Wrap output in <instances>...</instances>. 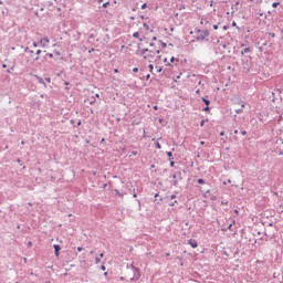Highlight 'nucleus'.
Wrapping results in <instances>:
<instances>
[{
    "mask_svg": "<svg viewBox=\"0 0 283 283\" xmlns=\"http://www.w3.org/2000/svg\"><path fill=\"white\" fill-rule=\"evenodd\" d=\"M94 49H92L90 52H93Z\"/></svg>",
    "mask_w": 283,
    "mask_h": 283,
    "instance_id": "nucleus-58",
    "label": "nucleus"
},
{
    "mask_svg": "<svg viewBox=\"0 0 283 283\" xmlns=\"http://www.w3.org/2000/svg\"><path fill=\"white\" fill-rule=\"evenodd\" d=\"M200 145H205V142H200Z\"/></svg>",
    "mask_w": 283,
    "mask_h": 283,
    "instance_id": "nucleus-45",
    "label": "nucleus"
},
{
    "mask_svg": "<svg viewBox=\"0 0 283 283\" xmlns=\"http://www.w3.org/2000/svg\"><path fill=\"white\" fill-rule=\"evenodd\" d=\"M148 67H149V72L154 73V64H149Z\"/></svg>",
    "mask_w": 283,
    "mask_h": 283,
    "instance_id": "nucleus-11",
    "label": "nucleus"
},
{
    "mask_svg": "<svg viewBox=\"0 0 283 283\" xmlns=\"http://www.w3.org/2000/svg\"><path fill=\"white\" fill-rule=\"evenodd\" d=\"M234 134H238V130H234Z\"/></svg>",
    "mask_w": 283,
    "mask_h": 283,
    "instance_id": "nucleus-51",
    "label": "nucleus"
},
{
    "mask_svg": "<svg viewBox=\"0 0 283 283\" xmlns=\"http://www.w3.org/2000/svg\"><path fill=\"white\" fill-rule=\"evenodd\" d=\"M144 28H146V30H149V25H147V23H144Z\"/></svg>",
    "mask_w": 283,
    "mask_h": 283,
    "instance_id": "nucleus-20",
    "label": "nucleus"
},
{
    "mask_svg": "<svg viewBox=\"0 0 283 283\" xmlns=\"http://www.w3.org/2000/svg\"><path fill=\"white\" fill-rule=\"evenodd\" d=\"M207 36H209V30H198L197 31V41L202 42V41H208Z\"/></svg>",
    "mask_w": 283,
    "mask_h": 283,
    "instance_id": "nucleus-2",
    "label": "nucleus"
},
{
    "mask_svg": "<svg viewBox=\"0 0 283 283\" xmlns=\"http://www.w3.org/2000/svg\"><path fill=\"white\" fill-rule=\"evenodd\" d=\"M155 145H156L157 149H161L163 148V146H160V143H158V142Z\"/></svg>",
    "mask_w": 283,
    "mask_h": 283,
    "instance_id": "nucleus-14",
    "label": "nucleus"
},
{
    "mask_svg": "<svg viewBox=\"0 0 283 283\" xmlns=\"http://www.w3.org/2000/svg\"><path fill=\"white\" fill-rule=\"evenodd\" d=\"M167 156H168V158H169L170 160H174V154H172L171 151H168V153H167Z\"/></svg>",
    "mask_w": 283,
    "mask_h": 283,
    "instance_id": "nucleus-10",
    "label": "nucleus"
},
{
    "mask_svg": "<svg viewBox=\"0 0 283 283\" xmlns=\"http://www.w3.org/2000/svg\"><path fill=\"white\" fill-rule=\"evenodd\" d=\"M94 49H92L90 52H93Z\"/></svg>",
    "mask_w": 283,
    "mask_h": 283,
    "instance_id": "nucleus-57",
    "label": "nucleus"
},
{
    "mask_svg": "<svg viewBox=\"0 0 283 283\" xmlns=\"http://www.w3.org/2000/svg\"><path fill=\"white\" fill-rule=\"evenodd\" d=\"M21 145H25V142H21Z\"/></svg>",
    "mask_w": 283,
    "mask_h": 283,
    "instance_id": "nucleus-44",
    "label": "nucleus"
},
{
    "mask_svg": "<svg viewBox=\"0 0 283 283\" xmlns=\"http://www.w3.org/2000/svg\"><path fill=\"white\" fill-rule=\"evenodd\" d=\"M106 266L105 265H102V271H106Z\"/></svg>",
    "mask_w": 283,
    "mask_h": 283,
    "instance_id": "nucleus-28",
    "label": "nucleus"
},
{
    "mask_svg": "<svg viewBox=\"0 0 283 283\" xmlns=\"http://www.w3.org/2000/svg\"><path fill=\"white\" fill-rule=\"evenodd\" d=\"M213 30H218V24H214V25H213Z\"/></svg>",
    "mask_w": 283,
    "mask_h": 283,
    "instance_id": "nucleus-29",
    "label": "nucleus"
},
{
    "mask_svg": "<svg viewBox=\"0 0 283 283\" xmlns=\"http://www.w3.org/2000/svg\"><path fill=\"white\" fill-rule=\"evenodd\" d=\"M251 52V49L247 48L243 51H241V54H249Z\"/></svg>",
    "mask_w": 283,
    "mask_h": 283,
    "instance_id": "nucleus-9",
    "label": "nucleus"
},
{
    "mask_svg": "<svg viewBox=\"0 0 283 283\" xmlns=\"http://www.w3.org/2000/svg\"><path fill=\"white\" fill-rule=\"evenodd\" d=\"M241 134H242V136H247V132L245 130L241 132Z\"/></svg>",
    "mask_w": 283,
    "mask_h": 283,
    "instance_id": "nucleus-26",
    "label": "nucleus"
},
{
    "mask_svg": "<svg viewBox=\"0 0 283 283\" xmlns=\"http://www.w3.org/2000/svg\"><path fill=\"white\" fill-rule=\"evenodd\" d=\"M136 154H137L136 151H135V153H133V155H134V156H136Z\"/></svg>",
    "mask_w": 283,
    "mask_h": 283,
    "instance_id": "nucleus-49",
    "label": "nucleus"
},
{
    "mask_svg": "<svg viewBox=\"0 0 283 283\" xmlns=\"http://www.w3.org/2000/svg\"><path fill=\"white\" fill-rule=\"evenodd\" d=\"M91 254H94V251H91Z\"/></svg>",
    "mask_w": 283,
    "mask_h": 283,
    "instance_id": "nucleus-53",
    "label": "nucleus"
},
{
    "mask_svg": "<svg viewBox=\"0 0 283 283\" xmlns=\"http://www.w3.org/2000/svg\"><path fill=\"white\" fill-rule=\"evenodd\" d=\"M154 109H155V111H158V106H154Z\"/></svg>",
    "mask_w": 283,
    "mask_h": 283,
    "instance_id": "nucleus-38",
    "label": "nucleus"
},
{
    "mask_svg": "<svg viewBox=\"0 0 283 283\" xmlns=\"http://www.w3.org/2000/svg\"><path fill=\"white\" fill-rule=\"evenodd\" d=\"M104 255H105L104 253H101V254H99V258H104Z\"/></svg>",
    "mask_w": 283,
    "mask_h": 283,
    "instance_id": "nucleus-36",
    "label": "nucleus"
},
{
    "mask_svg": "<svg viewBox=\"0 0 283 283\" xmlns=\"http://www.w3.org/2000/svg\"><path fill=\"white\" fill-rule=\"evenodd\" d=\"M98 3H103V0H98Z\"/></svg>",
    "mask_w": 283,
    "mask_h": 283,
    "instance_id": "nucleus-42",
    "label": "nucleus"
},
{
    "mask_svg": "<svg viewBox=\"0 0 283 283\" xmlns=\"http://www.w3.org/2000/svg\"><path fill=\"white\" fill-rule=\"evenodd\" d=\"M147 8V3H144L143 6H142V10H145Z\"/></svg>",
    "mask_w": 283,
    "mask_h": 283,
    "instance_id": "nucleus-17",
    "label": "nucleus"
},
{
    "mask_svg": "<svg viewBox=\"0 0 283 283\" xmlns=\"http://www.w3.org/2000/svg\"><path fill=\"white\" fill-rule=\"evenodd\" d=\"M178 59H176V57H170V60H167V59H165L164 60V63H165V65H176V63H178Z\"/></svg>",
    "mask_w": 283,
    "mask_h": 283,
    "instance_id": "nucleus-3",
    "label": "nucleus"
},
{
    "mask_svg": "<svg viewBox=\"0 0 283 283\" xmlns=\"http://www.w3.org/2000/svg\"><path fill=\"white\" fill-rule=\"evenodd\" d=\"M54 249H55V256L59 258V251H61V245L54 244Z\"/></svg>",
    "mask_w": 283,
    "mask_h": 283,
    "instance_id": "nucleus-7",
    "label": "nucleus"
},
{
    "mask_svg": "<svg viewBox=\"0 0 283 283\" xmlns=\"http://www.w3.org/2000/svg\"><path fill=\"white\" fill-rule=\"evenodd\" d=\"M133 72H135V73L138 72V67H134Z\"/></svg>",
    "mask_w": 283,
    "mask_h": 283,
    "instance_id": "nucleus-23",
    "label": "nucleus"
},
{
    "mask_svg": "<svg viewBox=\"0 0 283 283\" xmlns=\"http://www.w3.org/2000/svg\"><path fill=\"white\" fill-rule=\"evenodd\" d=\"M200 126L205 127V120H201Z\"/></svg>",
    "mask_w": 283,
    "mask_h": 283,
    "instance_id": "nucleus-22",
    "label": "nucleus"
},
{
    "mask_svg": "<svg viewBox=\"0 0 283 283\" xmlns=\"http://www.w3.org/2000/svg\"><path fill=\"white\" fill-rule=\"evenodd\" d=\"M277 6H280V2L272 3V8H277Z\"/></svg>",
    "mask_w": 283,
    "mask_h": 283,
    "instance_id": "nucleus-12",
    "label": "nucleus"
},
{
    "mask_svg": "<svg viewBox=\"0 0 283 283\" xmlns=\"http://www.w3.org/2000/svg\"><path fill=\"white\" fill-rule=\"evenodd\" d=\"M199 185H205V179H198Z\"/></svg>",
    "mask_w": 283,
    "mask_h": 283,
    "instance_id": "nucleus-15",
    "label": "nucleus"
},
{
    "mask_svg": "<svg viewBox=\"0 0 283 283\" xmlns=\"http://www.w3.org/2000/svg\"><path fill=\"white\" fill-rule=\"evenodd\" d=\"M202 101L205 103V105H207V107H209V105H211V102L205 97H202Z\"/></svg>",
    "mask_w": 283,
    "mask_h": 283,
    "instance_id": "nucleus-8",
    "label": "nucleus"
},
{
    "mask_svg": "<svg viewBox=\"0 0 283 283\" xmlns=\"http://www.w3.org/2000/svg\"><path fill=\"white\" fill-rule=\"evenodd\" d=\"M40 44L42 45V48H48V45H50V39L48 38L41 39Z\"/></svg>",
    "mask_w": 283,
    "mask_h": 283,
    "instance_id": "nucleus-5",
    "label": "nucleus"
},
{
    "mask_svg": "<svg viewBox=\"0 0 283 283\" xmlns=\"http://www.w3.org/2000/svg\"><path fill=\"white\" fill-rule=\"evenodd\" d=\"M149 78H151V75L148 74V75L146 76V80L149 81Z\"/></svg>",
    "mask_w": 283,
    "mask_h": 283,
    "instance_id": "nucleus-24",
    "label": "nucleus"
},
{
    "mask_svg": "<svg viewBox=\"0 0 283 283\" xmlns=\"http://www.w3.org/2000/svg\"><path fill=\"white\" fill-rule=\"evenodd\" d=\"M220 136H224V132H221V133H220Z\"/></svg>",
    "mask_w": 283,
    "mask_h": 283,
    "instance_id": "nucleus-39",
    "label": "nucleus"
},
{
    "mask_svg": "<svg viewBox=\"0 0 283 283\" xmlns=\"http://www.w3.org/2000/svg\"><path fill=\"white\" fill-rule=\"evenodd\" d=\"M84 103H90V105H94V103H96V97H92L91 99L87 98L84 101Z\"/></svg>",
    "mask_w": 283,
    "mask_h": 283,
    "instance_id": "nucleus-6",
    "label": "nucleus"
},
{
    "mask_svg": "<svg viewBox=\"0 0 283 283\" xmlns=\"http://www.w3.org/2000/svg\"><path fill=\"white\" fill-rule=\"evenodd\" d=\"M104 275H107V272H105Z\"/></svg>",
    "mask_w": 283,
    "mask_h": 283,
    "instance_id": "nucleus-55",
    "label": "nucleus"
},
{
    "mask_svg": "<svg viewBox=\"0 0 283 283\" xmlns=\"http://www.w3.org/2000/svg\"><path fill=\"white\" fill-rule=\"evenodd\" d=\"M176 202H178V201H174L172 203H170V207H174V205H176Z\"/></svg>",
    "mask_w": 283,
    "mask_h": 283,
    "instance_id": "nucleus-33",
    "label": "nucleus"
},
{
    "mask_svg": "<svg viewBox=\"0 0 283 283\" xmlns=\"http://www.w3.org/2000/svg\"><path fill=\"white\" fill-rule=\"evenodd\" d=\"M188 244H189V247H191L192 249H198V241H196V239H189V240H188Z\"/></svg>",
    "mask_w": 283,
    "mask_h": 283,
    "instance_id": "nucleus-4",
    "label": "nucleus"
},
{
    "mask_svg": "<svg viewBox=\"0 0 283 283\" xmlns=\"http://www.w3.org/2000/svg\"><path fill=\"white\" fill-rule=\"evenodd\" d=\"M233 28L238 27V23L235 21L232 22Z\"/></svg>",
    "mask_w": 283,
    "mask_h": 283,
    "instance_id": "nucleus-19",
    "label": "nucleus"
},
{
    "mask_svg": "<svg viewBox=\"0 0 283 283\" xmlns=\"http://www.w3.org/2000/svg\"><path fill=\"white\" fill-rule=\"evenodd\" d=\"M281 145H282V150H281V153H280V154H283V142L281 143Z\"/></svg>",
    "mask_w": 283,
    "mask_h": 283,
    "instance_id": "nucleus-34",
    "label": "nucleus"
},
{
    "mask_svg": "<svg viewBox=\"0 0 283 283\" xmlns=\"http://www.w3.org/2000/svg\"><path fill=\"white\" fill-rule=\"evenodd\" d=\"M2 67H6V64H3Z\"/></svg>",
    "mask_w": 283,
    "mask_h": 283,
    "instance_id": "nucleus-54",
    "label": "nucleus"
},
{
    "mask_svg": "<svg viewBox=\"0 0 283 283\" xmlns=\"http://www.w3.org/2000/svg\"><path fill=\"white\" fill-rule=\"evenodd\" d=\"M171 200L176 199V195L170 196Z\"/></svg>",
    "mask_w": 283,
    "mask_h": 283,
    "instance_id": "nucleus-27",
    "label": "nucleus"
},
{
    "mask_svg": "<svg viewBox=\"0 0 283 283\" xmlns=\"http://www.w3.org/2000/svg\"><path fill=\"white\" fill-rule=\"evenodd\" d=\"M52 56H53V55H52V54H50V59H52Z\"/></svg>",
    "mask_w": 283,
    "mask_h": 283,
    "instance_id": "nucleus-50",
    "label": "nucleus"
},
{
    "mask_svg": "<svg viewBox=\"0 0 283 283\" xmlns=\"http://www.w3.org/2000/svg\"><path fill=\"white\" fill-rule=\"evenodd\" d=\"M203 112H209V106H207L206 108H203Z\"/></svg>",
    "mask_w": 283,
    "mask_h": 283,
    "instance_id": "nucleus-25",
    "label": "nucleus"
},
{
    "mask_svg": "<svg viewBox=\"0 0 283 283\" xmlns=\"http://www.w3.org/2000/svg\"><path fill=\"white\" fill-rule=\"evenodd\" d=\"M157 72H163V69H157Z\"/></svg>",
    "mask_w": 283,
    "mask_h": 283,
    "instance_id": "nucleus-37",
    "label": "nucleus"
},
{
    "mask_svg": "<svg viewBox=\"0 0 283 283\" xmlns=\"http://www.w3.org/2000/svg\"><path fill=\"white\" fill-rule=\"evenodd\" d=\"M234 213H237V214H238V213H239V211H238V210H234Z\"/></svg>",
    "mask_w": 283,
    "mask_h": 283,
    "instance_id": "nucleus-47",
    "label": "nucleus"
},
{
    "mask_svg": "<svg viewBox=\"0 0 283 283\" xmlns=\"http://www.w3.org/2000/svg\"><path fill=\"white\" fill-rule=\"evenodd\" d=\"M94 49H92L90 52H93Z\"/></svg>",
    "mask_w": 283,
    "mask_h": 283,
    "instance_id": "nucleus-56",
    "label": "nucleus"
},
{
    "mask_svg": "<svg viewBox=\"0 0 283 283\" xmlns=\"http://www.w3.org/2000/svg\"><path fill=\"white\" fill-rule=\"evenodd\" d=\"M99 262H101V259H99V258H96V259H95V264H99Z\"/></svg>",
    "mask_w": 283,
    "mask_h": 283,
    "instance_id": "nucleus-16",
    "label": "nucleus"
},
{
    "mask_svg": "<svg viewBox=\"0 0 283 283\" xmlns=\"http://www.w3.org/2000/svg\"><path fill=\"white\" fill-rule=\"evenodd\" d=\"M133 36H134V39H138L139 33H138V32H135V33H133Z\"/></svg>",
    "mask_w": 283,
    "mask_h": 283,
    "instance_id": "nucleus-13",
    "label": "nucleus"
},
{
    "mask_svg": "<svg viewBox=\"0 0 283 283\" xmlns=\"http://www.w3.org/2000/svg\"><path fill=\"white\" fill-rule=\"evenodd\" d=\"M180 76H182V73H180L177 77H176V82L178 81V78H180Z\"/></svg>",
    "mask_w": 283,
    "mask_h": 283,
    "instance_id": "nucleus-21",
    "label": "nucleus"
},
{
    "mask_svg": "<svg viewBox=\"0 0 283 283\" xmlns=\"http://www.w3.org/2000/svg\"><path fill=\"white\" fill-rule=\"evenodd\" d=\"M241 112H242V109H238V111H237V114H240Z\"/></svg>",
    "mask_w": 283,
    "mask_h": 283,
    "instance_id": "nucleus-35",
    "label": "nucleus"
},
{
    "mask_svg": "<svg viewBox=\"0 0 283 283\" xmlns=\"http://www.w3.org/2000/svg\"><path fill=\"white\" fill-rule=\"evenodd\" d=\"M95 98H101V95L99 94H95Z\"/></svg>",
    "mask_w": 283,
    "mask_h": 283,
    "instance_id": "nucleus-30",
    "label": "nucleus"
},
{
    "mask_svg": "<svg viewBox=\"0 0 283 283\" xmlns=\"http://www.w3.org/2000/svg\"><path fill=\"white\" fill-rule=\"evenodd\" d=\"M223 143H227V140H224L223 138L221 139Z\"/></svg>",
    "mask_w": 283,
    "mask_h": 283,
    "instance_id": "nucleus-48",
    "label": "nucleus"
},
{
    "mask_svg": "<svg viewBox=\"0 0 283 283\" xmlns=\"http://www.w3.org/2000/svg\"><path fill=\"white\" fill-rule=\"evenodd\" d=\"M46 81H48V83H50V81H51V80H50V77H49V78H46Z\"/></svg>",
    "mask_w": 283,
    "mask_h": 283,
    "instance_id": "nucleus-43",
    "label": "nucleus"
},
{
    "mask_svg": "<svg viewBox=\"0 0 283 283\" xmlns=\"http://www.w3.org/2000/svg\"><path fill=\"white\" fill-rule=\"evenodd\" d=\"M109 6V2H106L103 4V8H107Z\"/></svg>",
    "mask_w": 283,
    "mask_h": 283,
    "instance_id": "nucleus-18",
    "label": "nucleus"
},
{
    "mask_svg": "<svg viewBox=\"0 0 283 283\" xmlns=\"http://www.w3.org/2000/svg\"><path fill=\"white\" fill-rule=\"evenodd\" d=\"M114 73H115V74H118V69H115V70H114Z\"/></svg>",
    "mask_w": 283,
    "mask_h": 283,
    "instance_id": "nucleus-32",
    "label": "nucleus"
},
{
    "mask_svg": "<svg viewBox=\"0 0 283 283\" xmlns=\"http://www.w3.org/2000/svg\"><path fill=\"white\" fill-rule=\"evenodd\" d=\"M134 196V198H136L137 197V195H133Z\"/></svg>",
    "mask_w": 283,
    "mask_h": 283,
    "instance_id": "nucleus-52",
    "label": "nucleus"
},
{
    "mask_svg": "<svg viewBox=\"0 0 283 283\" xmlns=\"http://www.w3.org/2000/svg\"><path fill=\"white\" fill-rule=\"evenodd\" d=\"M231 227H233V224H230V226L228 227V229H230V230H231Z\"/></svg>",
    "mask_w": 283,
    "mask_h": 283,
    "instance_id": "nucleus-41",
    "label": "nucleus"
},
{
    "mask_svg": "<svg viewBox=\"0 0 283 283\" xmlns=\"http://www.w3.org/2000/svg\"><path fill=\"white\" fill-rule=\"evenodd\" d=\"M241 109H244V104L241 105Z\"/></svg>",
    "mask_w": 283,
    "mask_h": 283,
    "instance_id": "nucleus-40",
    "label": "nucleus"
},
{
    "mask_svg": "<svg viewBox=\"0 0 283 283\" xmlns=\"http://www.w3.org/2000/svg\"><path fill=\"white\" fill-rule=\"evenodd\" d=\"M77 251H78V252L83 251V248L78 247V248H77Z\"/></svg>",
    "mask_w": 283,
    "mask_h": 283,
    "instance_id": "nucleus-31",
    "label": "nucleus"
},
{
    "mask_svg": "<svg viewBox=\"0 0 283 283\" xmlns=\"http://www.w3.org/2000/svg\"><path fill=\"white\" fill-rule=\"evenodd\" d=\"M171 167H174V161L170 163Z\"/></svg>",
    "mask_w": 283,
    "mask_h": 283,
    "instance_id": "nucleus-46",
    "label": "nucleus"
},
{
    "mask_svg": "<svg viewBox=\"0 0 283 283\" xmlns=\"http://www.w3.org/2000/svg\"><path fill=\"white\" fill-rule=\"evenodd\" d=\"M142 56L143 59H145V61H148L149 63H156L158 61H160V50H144L142 52Z\"/></svg>",
    "mask_w": 283,
    "mask_h": 283,
    "instance_id": "nucleus-1",
    "label": "nucleus"
}]
</instances>
